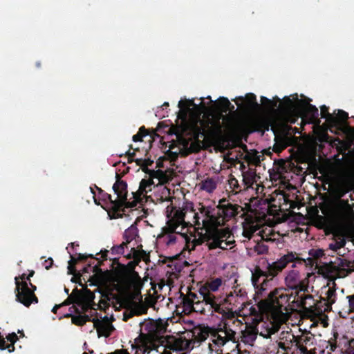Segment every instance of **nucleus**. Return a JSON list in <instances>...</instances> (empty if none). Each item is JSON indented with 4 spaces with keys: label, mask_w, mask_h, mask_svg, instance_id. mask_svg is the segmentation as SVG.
Instances as JSON below:
<instances>
[{
    "label": "nucleus",
    "mask_w": 354,
    "mask_h": 354,
    "mask_svg": "<svg viewBox=\"0 0 354 354\" xmlns=\"http://www.w3.org/2000/svg\"><path fill=\"white\" fill-rule=\"evenodd\" d=\"M189 214L193 217L194 225L198 229L205 230L204 239L209 250L221 248L224 250L235 246L234 236L230 228H220L214 207L201 205L196 212L193 204L190 203Z\"/></svg>",
    "instance_id": "f257e3e1"
},
{
    "label": "nucleus",
    "mask_w": 354,
    "mask_h": 354,
    "mask_svg": "<svg viewBox=\"0 0 354 354\" xmlns=\"http://www.w3.org/2000/svg\"><path fill=\"white\" fill-rule=\"evenodd\" d=\"M230 105V102L225 97H219L216 102L221 112ZM222 113L214 114L211 111L205 113L203 119H198L188 126L189 133L198 142H201L200 138L209 142H221L224 138L223 127L221 121L223 118Z\"/></svg>",
    "instance_id": "f03ea898"
},
{
    "label": "nucleus",
    "mask_w": 354,
    "mask_h": 354,
    "mask_svg": "<svg viewBox=\"0 0 354 354\" xmlns=\"http://www.w3.org/2000/svg\"><path fill=\"white\" fill-rule=\"evenodd\" d=\"M290 298L283 289H276L270 292L267 299L261 300L257 306L261 314L277 319L290 309Z\"/></svg>",
    "instance_id": "7ed1b4c3"
},
{
    "label": "nucleus",
    "mask_w": 354,
    "mask_h": 354,
    "mask_svg": "<svg viewBox=\"0 0 354 354\" xmlns=\"http://www.w3.org/2000/svg\"><path fill=\"white\" fill-rule=\"evenodd\" d=\"M140 326L141 330L145 333H141L136 339V342L143 347L145 353H149L150 351L156 349L159 343L163 344L162 340L166 339L163 334L166 332L167 326L161 320H147L141 323Z\"/></svg>",
    "instance_id": "20e7f679"
},
{
    "label": "nucleus",
    "mask_w": 354,
    "mask_h": 354,
    "mask_svg": "<svg viewBox=\"0 0 354 354\" xmlns=\"http://www.w3.org/2000/svg\"><path fill=\"white\" fill-rule=\"evenodd\" d=\"M222 284V280L216 278L209 282L206 283L199 289L201 297L205 301L206 305L209 308H214L216 312L221 314L223 317H229L232 313V308L228 304V298L221 299L214 295L212 292L216 291Z\"/></svg>",
    "instance_id": "39448f33"
},
{
    "label": "nucleus",
    "mask_w": 354,
    "mask_h": 354,
    "mask_svg": "<svg viewBox=\"0 0 354 354\" xmlns=\"http://www.w3.org/2000/svg\"><path fill=\"white\" fill-rule=\"evenodd\" d=\"M143 283L138 272L121 273L120 291L129 301H142Z\"/></svg>",
    "instance_id": "423d86ee"
},
{
    "label": "nucleus",
    "mask_w": 354,
    "mask_h": 354,
    "mask_svg": "<svg viewBox=\"0 0 354 354\" xmlns=\"http://www.w3.org/2000/svg\"><path fill=\"white\" fill-rule=\"evenodd\" d=\"M208 328H195L192 332V338L187 339L184 337L173 339L167 346L176 351H191L194 347L199 346L202 342L205 341L209 335Z\"/></svg>",
    "instance_id": "0eeeda50"
},
{
    "label": "nucleus",
    "mask_w": 354,
    "mask_h": 354,
    "mask_svg": "<svg viewBox=\"0 0 354 354\" xmlns=\"http://www.w3.org/2000/svg\"><path fill=\"white\" fill-rule=\"evenodd\" d=\"M15 292L16 300L25 306L28 307L32 303H38V298L35 294L37 290L36 286L33 285L30 281H20L18 277H15Z\"/></svg>",
    "instance_id": "6e6552de"
},
{
    "label": "nucleus",
    "mask_w": 354,
    "mask_h": 354,
    "mask_svg": "<svg viewBox=\"0 0 354 354\" xmlns=\"http://www.w3.org/2000/svg\"><path fill=\"white\" fill-rule=\"evenodd\" d=\"M291 262L299 264H303V263H306V259L297 257L296 252H288L287 254H285L283 257H281L277 261L272 262V263H267V278L272 279L286 267L288 263Z\"/></svg>",
    "instance_id": "1a4fd4ad"
},
{
    "label": "nucleus",
    "mask_w": 354,
    "mask_h": 354,
    "mask_svg": "<svg viewBox=\"0 0 354 354\" xmlns=\"http://www.w3.org/2000/svg\"><path fill=\"white\" fill-rule=\"evenodd\" d=\"M310 101V99H308ZM318 109L309 103V102L300 101L297 107V116L301 118L302 120L308 124H319Z\"/></svg>",
    "instance_id": "9d476101"
},
{
    "label": "nucleus",
    "mask_w": 354,
    "mask_h": 354,
    "mask_svg": "<svg viewBox=\"0 0 354 354\" xmlns=\"http://www.w3.org/2000/svg\"><path fill=\"white\" fill-rule=\"evenodd\" d=\"M113 189L118 196V198L115 203L118 204L122 209H123V207L129 208L127 205L128 204H131V201H127V183L126 181L122 180V175L118 173L115 174V182L113 185Z\"/></svg>",
    "instance_id": "9b49d317"
},
{
    "label": "nucleus",
    "mask_w": 354,
    "mask_h": 354,
    "mask_svg": "<svg viewBox=\"0 0 354 354\" xmlns=\"http://www.w3.org/2000/svg\"><path fill=\"white\" fill-rule=\"evenodd\" d=\"M216 210L217 220L221 227L226 221L236 216L242 210V207L236 204L228 203L226 205L219 204Z\"/></svg>",
    "instance_id": "f8f14e48"
},
{
    "label": "nucleus",
    "mask_w": 354,
    "mask_h": 354,
    "mask_svg": "<svg viewBox=\"0 0 354 354\" xmlns=\"http://www.w3.org/2000/svg\"><path fill=\"white\" fill-rule=\"evenodd\" d=\"M278 343V351L277 354H298L299 346H298L296 336L287 333L285 336L281 337Z\"/></svg>",
    "instance_id": "ddd939ff"
},
{
    "label": "nucleus",
    "mask_w": 354,
    "mask_h": 354,
    "mask_svg": "<svg viewBox=\"0 0 354 354\" xmlns=\"http://www.w3.org/2000/svg\"><path fill=\"white\" fill-rule=\"evenodd\" d=\"M235 333L227 328H218L210 332L211 341L213 344L218 346H223L227 342L233 340V343H236L234 340Z\"/></svg>",
    "instance_id": "4468645a"
},
{
    "label": "nucleus",
    "mask_w": 354,
    "mask_h": 354,
    "mask_svg": "<svg viewBox=\"0 0 354 354\" xmlns=\"http://www.w3.org/2000/svg\"><path fill=\"white\" fill-rule=\"evenodd\" d=\"M152 186H154L153 180L142 179L140 183L138 189L136 192L132 193L133 200L131 201V204H128L127 207H136L138 203L142 201V196L151 191Z\"/></svg>",
    "instance_id": "2eb2a0df"
},
{
    "label": "nucleus",
    "mask_w": 354,
    "mask_h": 354,
    "mask_svg": "<svg viewBox=\"0 0 354 354\" xmlns=\"http://www.w3.org/2000/svg\"><path fill=\"white\" fill-rule=\"evenodd\" d=\"M94 328L97 330V335L100 337H109L112 332L115 330V328L110 323L107 316H104L102 320H100L97 318L92 319Z\"/></svg>",
    "instance_id": "dca6fc26"
},
{
    "label": "nucleus",
    "mask_w": 354,
    "mask_h": 354,
    "mask_svg": "<svg viewBox=\"0 0 354 354\" xmlns=\"http://www.w3.org/2000/svg\"><path fill=\"white\" fill-rule=\"evenodd\" d=\"M109 252V250H101L100 252H97L96 253V256L97 255H99V254H101V258L102 259V260H100V258H97V257H95L93 256V259H95V260H97L98 261V263L92 266V263H88L86 266H85L83 269H82V272L83 273H90V272H93V277H96V276H100V277H102L104 274V272L102 270V268H100V266L103 265V261H106L107 260V254Z\"/></svg>",
    "instance_id": "f3484780"
},
{
    "label": "nucleus",
    "mask_w": 354,
    "mask_h": 354,
    "mask_svg": "<svg viewBox=\"0 0 354 354\" xmlns=\"http://www.w3.org/2000/svg\"><path fill=\"white\" fill-rule=\"evenodd\" d=\"M232 100L235 102L239 107L241 106L239 101L243 102L244 104L243 109L248 112L257 111L261 109V105L257 102L256 95L252 93L246 94L244 97L241 96Z\"/></svg>",
    "instance_id": "a211bd4d"
},
{
    "label": "nucleus",
    "mask_w": 354,
    "mask_h": 354,
    "mask_svg": "<svg viewBox=\"0 0 354 354\" xmlns=\"http://www.w3.org/2000/svg\"><path fill=\"white\" fill-rule=\"evenodd\" d=\"M77 296L78 306L82 307L83 312H86L91 308L92 305H95L94 302L95 295L87 288H84L83 291L79 290V292H77Z\"/></svg>",
    "instance_id": "6ab92c4d"
},
{
    "label": "nucleus",
    "mask_w": 354,
    "mask_h": 354,
    "mask_svg": "<svg viewBox=\"0 0 354 354\" xmlns=\"http://www.w3.org/2000/svg\"><path fill=\"white\" fill-rule=\"evenodd\" d=\"M71 313L64 315L65 317H71L73 324L79 326H84L87 322H92L91 317L87 315H82L80 310L75 306L69 308Z\"/></svg>",
    "instance_id": "aec40b11"
},
{
    "label": "nucleus",
    "mask_w": 354,
    "mask_h": 354,
    "mask_svg": "<svg viewBox=\"0 0 354 354\" xmlns=\"http://www.w3.org/2000/svg\"><path fill=\"white\" fill-rule=\"evenodd\" d=\"M97 190L100 195V198L104 201H109L111 205V210L113 212V215L110 216L111 218H118L122 217V214L120 213L122 209L121 207H119V205L115 203V200L112 199V196L111 194L104 192L101 188L97 187Z\"/></svg>",
    "instance_id": "412c9836"
},
{
    "label": "nucleus",
    "mask_w": 354,
    "mask_h": 354,
    "mask_svg": "<svg viewBox=\"0 0 354 354\" xmlns=\"http://www.w3.org/2000/svg\"><path fill=\"white\" fill-rule=\"evenodd\" d=\"M298 346H299V353L300 354H311L308 350L307 346L313 344L314 335L309 333L307 334H303L301 336H296Z\"/></svg>",
    "instance_id": "4be33fe9"
},
{
    "label": "nucleus",
    "mask_w": 354,
    "mask_h": 354,
    "mask_svg": "<svg viewBox=\"0 0 354 354\" xmlns=\"http://www.w3.org/2000/svg\"><path fill=\"white\" fill-rule=\"evenodd\" d=\"M297 102H294L290 97H284L281 103V111L286 114H294L297 115V107L299 102L301 101L297 99V95H296Z\"/></svg>",
    "instance_id": "5701e85b"
},
{
    "label": "nucleus",
    "mask_w": 354,
    "mask_h": 354,
    "mask_svg": "<svg viewBox=\"0 0 354 354\" xmlns=\"http://www.w3.org/2000/svg\"><path fill=\"white\" fill-rule=\"evenodd\" d=\"M336 284L333 283V287H329L326 292V298L322 299L321 301H324L325 307L324 310L322 308H319V313H322L323 311H328L331 309V306L336 301V289H335Z\"/></svg>",
    "instance_id": "b1692460"
},
{
    "label": "nucleus",
    "mask_w": 354,
    "mask_h": 354,
    "mask_svg": "<svg viewBox=\"0 0 354 354\" xmlns=\"http://www.w3.org/2000/svg\"><path fill=\"white\" fill-rule=\"evenodd\" d=\"M286 286L290 289H301V283L299 274L295 270H291L285 278Z\"/></svg>",
    "instance_id": "393cba45"
},
{
    "label": "nucleus",
    "mask_w": 354,
    "mask_h": 354,
    "mask_svg": "<svg viewBox=\"0 0 354 354\" xmlns=\"http://www.w3.org/2000/svg\"><path fill=\"white\" fill-rule=\"evenodd\" d=\"M342 342H349L350 346H354V339L348 340L345 336H343L342 339H339L338 333L334 331L333 333V337H330L328 341L330 350L331 351H335L337 348H339L341 346Z\"/></svg>",
    "instance_id": "a878e982"
},
{
    "label": "nucleus",
    "mask_w": 354,
    "mask_h": 354,
    "mask_svg": "<svg viewBox=\"0 0 354 354\" xmlns=\"http://www.w3.org/2000/svg\"><path fill=\"white\" fill-rule=\"evenodd\" d=\"M88 258L93 259V254H78V257L75 258L71 254V260L68 261V272L70 274H75L76 269L75 264L78 261H86Z\"/></svg>",
    "instance_id": "bb28decb"
},
{
    "label": "nucleus",
    "mask_w": 354,
    "mask_h": 354,
    "mask_svg": "<svg viewBox=\"0 0 354 354\" xmlns=\"http://www.w3.org/2000/svg\"><path fill=\"white\" fill-rule=\"evenodd\" d=\"M138 236V229L136 224L134 223L128 227L124 232L123 239L127 245L131 243L133 240L136 239Z\"/></svg>",
    "instance_id": "cd10ccee"
},
{
    "label": "nucleus",
    "mask_w": 354,
    "mask_h": 354,
    "mask_svg": "<svg viewBox=\"0 0 354 354\" xmlns=\"http://www.w3.org/2000/svg\"><path fill=\"white\" fill-rule=\"evenodd\" d=\"M351 185L348 183H344L335 187L333 189V194L337 198H342L351 190Z\"/></svg>",
    "instance_id": "c85d7f7f"
},
{
    "label": "nucleus",
    "mask_w": 354,
    "mask_h": 354,
    "mask_svg": "<svg viewBox=\"0 0 354 354\" xmlns=\"http://www.w3.org/2000/svg\"><path fill=\"white\" fill-rule=\"evenodd\" d=\"M189 209L190 204L189 205H186L183 209L176 210L174 212V216L171 219L183 225L185 223V217L187 216V214L189 213Z\"/></svg>",
    "instance_id": "c756f323"
},
{
    "label": "nucleus",
    "mask_w": 354,
    "mask_h": 354,
    "mask_svg": "<svg viewBox=\"0 0 354 354\" xmlns=\"http://www.w3.org/2000/svg\"><path fill=\"white\" fill-rule=\"evenodd\" d=\"M261 277H264L266 279L267 278V273L266 270H263L260 268L259 266H256L254 269V271H252V281L254 286H257L259 283V279Z\"/></svg>",
    "instance_id": "7c9ffc66"
},
{
    "label": "nucleus",
    "mask_w": 354,
    "mask_h": 354,
    "mask_svg": "<svg viewBox=\"0 0 354 354\" xmlns=\"http://www.w3.org/2000/svg\"><path fill=\"white\" fill-rule=\"evenodd\" d=\"M320 109L322 118H326L328 122L331 125H335L337 120L334 115L328 112V108L326 105H323Z\"/></svg>",
    "instance_id": "2f4dec72"
},
{
    "label": "nucleus",
    "mask_w": 354,
    "mask_h": 354,
    "mask_svg": "<svg viewBox=\"0 0 354 354\" xmlns=\"http://www.w3.org/2000/svg\"><path fill=\"white\" fill-rule=\"evenodd\" d=\"M308 254L311 257H308L306 261H308V263L312 265L313 263V258L318 259L322 257L324 255V251L322 249H311L309 250ZM304 263L307 264V262Z\"/></svg>",
    "instance_id": "473e14b6"
},
{
    "label": "nucleus",
    "mask_w": 354,
    "mask_h": 354,
    "mask_svg": "<svg viewBox=\"0 0 354 354\" xmlns=\"http://www.w3.org/2000/svg\"><path fill=\"white\" fill-rule=\"evenodd\" d=\"M180 298L182 299L181 304H183L184 310L188 312L192 311L195 301H192L191 297H187L183 293H181Z\"/></svg>",
    "instance_id": "72a5a7b5"
},
{
    "label": "nucleus",
    "mask_w": 354,
    "mask_h": 354,
    "mask_svg": "<svg viewBox=\"0 0 354 354\" xmlns=\"http://www.w3.org/2000/svg\"><path fill=\"white\" fill-rule=\"evenodd\" d=\"M216 188V183L212 178H207L202 182L201 189L211 193Z\"/></svg>",
    "instance_id": "f704fd0d"
},
{
    "label": "nucleus",
    "mask_w": 354,
    "mask_h": 354,
    "mask_svg": "<svg viewBox=\"0 0 354 354\" xmlns=\"http://www.w3.org/2000/svg\"><path fill=\"white\" fill-rule=\"evenodd\" d=\"M135 162L137 164V165L140 166L141 169L145 173L147 171V169H149V167L153 164V160L149 158H136L135 160Z\"/></svg>",
    "instance_id": "c9c22d12"
},
{
    "label": "nucleus",
    "mask_w": 354,
    "mask_h": 354,
    "mask_svg": "<svg viewBox=\"0 0 354 354\" xmlns=\"http://www.w3.org/2000/svg\"><path fill=\"white\" fill-rule=\"evenodd\" d=\"M78 292L79 290L77 288L73 289L72 293L68 296L67 299L64 302L61 304L62 307L64 306H68L71 304H76L78 305V299L77 296V292Z\"/></svg>",
    "instance_id": "e433bc0d"
},
{
    "label": "nucleus",
    "mask_w": 354,
    "mask_h": 354,
    "mask_svg": "<svg viewBox=\"0 0 354 354\" xmlns=\"http://www.w3.org/2000/svg\"><path fill=\"white\" fill-rule=\"evenodd\" d=\"M180 225L178 222L170 219L167 221V225L163 228V232L164 233H174Z\"/></svg>",
    "instance_id": "4c0bfd02"
},
{
    "label": "nucleus",
    "mask_w": 354,
    "mask_h": 354,
    "mask_svg": "<svg viewBox=\"0 0 354 354\" xmlns=\"http://www.w3.org/2000/svg\"><path fill=\"white\" fill-rule=\"evenodd\" d=\"M254 251L257 254H264L268 251V246L265 243L264 241H260L256 243L254 247Z\"/></svg>",
    "instance_id": "58836bf2"
},
{
    "label": "nucleus",
    "mask_w": 354,
    "mask_h": 354,
    "mask_svg": "<svg viewBox=\"0 0 354 354\" xmlns=\"http://www.w3.org/2000/svg\"><path fill=\"white\" fill-rule=\"evenodd\" d=\"M243 181L246 187H250L252 186L254 182V176L249 172L243 173Z\"/></svg>",
    "instance_id": "ea45409f"
},
{
    "label": "nucleus",
    "mask_w": 354,
    "mask_h": 354,
    "mask_svg": "<svg viewBox=\"0 0 354 354\" xmlns=\"http://www.w3.org/2000/svg\"><path fill=\"white\" fill-rule=\"evenodd\" d=\"M257 228L254 225H249L247 227L243 225V236L248 239H250L253 236V234L256 232Z\"/></svg>",
    "instance_id": "a19ab883"
},
{
    "label": "nucleus",
    "mask_w": 354,
    "mask_h": 354,
    "mask_svg": "<svg viewBox=\"0 0 354 354\" xmlns=\"http://www.w3.org/2000/svg\"><path fill=\"white\" fill-rule=\"evenodd\" d=\"M257 337V334L252 331H246L243 333V341L245 344L252 345V342Z\"/></svg>",
    "instance_id": "79ce46f5"
},
{
    "label": "nucleus",
    "mask_w": 354,
    "mask_h": 354,
    "mask_svg": "<svg viewBox=\"0 0 354 354\" xmlns=\"http://www.w3.org/2000/svg\"><path fill=\"white\" fill-rule=\"evenodd\" d=\"M127 245L124 243H122L118 245L113 246L111 249V253L112 255L123 254L124 252V248Z\"/></svg>",
    "instance_id": "37998d69"
},
{
    "label": "nucleus",
    "mask_w": 354,
    "mask_h": 354,
    "mask_svg": "<svg viewBox=\"0 0 354 354\" xmlns=\"http://www.w3.org/2000/svg\"><path fill=\"white\" fill-rule=\"evenodd\" d=\"M344 132L346 134L347 139L351 142H354V127L346 124L344 127Z\"/></svg>",
    "instance_id": "c03bdc74"
},
{
    "label": "nucleus",
    "mask_w": 354,
    "mask_h": 354,
    "mask_svg": "<svg viewBox=\"0 0 354 354\" xmlns=\"http://www.w3.org/2000/svg\"><path fill=\"white\" fill-rule=\"evenodd\" d=\"M346 245V241L344 239H341L340 241L335 243H331L328 245V248L333 251H337V250L344 247Z\"/></svg>",
    "instance_id": "a18cd8bd"
},
{
    "label": "nucleus",
    "mask_w": 354,
    "mask_h": 354,
    "mask_svg": "<svg viewBox=\"0 0 354 354\" xmlns=\"http://www.w3.org/2000/svg\"><path fill=\"white\" fill-rule=\"evenodd\" d=\"M136 266V264L134 261H130L126 266L122 264V273L137 272L136 271H135Z\"/></svg>",
    "instance_id": "49530a36"
},
{
    "label": "nucleus",
    "mask_w": 354,
    "mask_h": 354,
    "mask_svg": "<svg viewBox=\"0 0 354 354\" xmlns=\"http://www.w3.org/2000/svg\"><path fill=\"white\" fill-rule=\"evenodd\" d=\"M337 120V124L335 126L338 125L341 122L346 121L348 118V114L346 111L343 110L339 109L336 116H335Z\"/></svg>",
    "instance_id": "de8ad7c7"
},
{
    "label": "nucleus",
    "mask_w": 354,
    "mask_h": 354,
    "mask_svg": "<svg viewBox=\"0 0 354 354\" xmlns=\"http://www.w3.org/2000/svg\"><path fill=\"white\" fill-rule=\"evenodd\" d=\"M168 259H169V262L172 263V264H168L169 267L172 268V266H174V268L173 270H174L176 272L181 271L182 266L180 263L176 262V261H178V258L176 256L172 257H169Z\"/></svg>",
    "instance_id": "09e8293b"
},
{
    "label": "nucleus",
    "mask_w": 354,
    "mask_h": 354,
    "mask_svg": "<svg viewBox=\"0 0 354 354\" xmlns=\"http://www.w3.org/2000/svg\"><path fill=\"white\" fill-rule=\"evenodd\" d=\"M339 266L346 268L349 272L354 271V261H351L347 259H340Z\"/></svg>",
    "instance_id": "8fccbe9b"
},
{
    "label": "nucleus",
    "mask_w": 354,
    "mask_h": 354,
    "mask_svg": "<svg viewBox=\"0 0 354 354\" xmlns=\"http://www.w3.org/2000/svg\"><path fill=\"white\" fill-rule=\"evenodd\" d=\"M145 174H149L150 178L149 179H153V178H160L163 176V171L162 170L158 169H147V171L145 172Z\"/></svg>",
    "instance_id": "3c124183"
},
{
    "label": "nucleus",
    "mask_w": 354,
    "mask_h": 354,
    "mask_svg": "<svg viewBox=\"0 0 354 354\" xmlns=\"http://www.w3.org/2000/svg\"><path fill=\"white\" fill-rule=\"evenodd\" d=\"M192 311L200 312L201 314L206 315V310L205 308L203 307V300L195 301Z\"/></svg>",
    "instance_id": "603ef678"
},
{
    "label": "nucleus",
    "mask_w": 354,
    "mask_h": 354,
    "mask_svg": "<svg viewBox=\"0 0 354 354\" xmlns=\"http://www.w3.org/2000/svg\"><path fill=\"white\" fill-rule=\"evenodd\" d=\"M173 339H178V337H168L167 339L162 340L163 343L165 342V344L164 345V350L161 354H172L171 352V349H169L167 346H169V343H171L170 342ZM172 351H174L172 350Z\"/></svg>",
    "instance_id": "864d4df0"
},
{
    "label": "nucleus",
    "mask_w": 354,
    "mask_h": 354,
    "mask_svg": "<svg viewBox=\"0 0 354 354\" xmlns=\"http://www.w3.org/2000/svg\"><path fill=\"white\" fill-rule=\"evenodd\" d=\"M256 124L261 129H263V131H268L270 127L269 122L263 119H259L256 121Z\"/></svg>",
    "instance_id": "5fc2aeb1"
},
{
    "label": "nucleus",
    "mask_w": 354,
    "mask_h": 354,
    "mask_svg": "<svg viewBox=\"0 0 354 354\" xmlns=\"http://www.w3.org/2000/svg\"><path fill=\"white\" fill-rule=\"evenodd\" d=\"M229 185L230 187L234 189V192H239L241 191V189H239L240 186L239 185L237 179L232 176L229 179Z\"/></svg>",
    "instance_id": "6e6d98bb"
},
{
    "label": "nucleus",
    "mask_w": 354,
    "mask_h": 354,
    "mask_svg": "<svg viewBox=\"0 0 354 354\" xmlns=\"http://www.w3.org/2000/svg\"><path fill=\"white\" fill-rule=\"evenodd\" d=\"M190 106H194L195 107H197V105L194 103L193 100H188V101H183L180 100L178 102V107L181 109H189Z\"/></svg>",
    "instance_id": "4d7b16f0"
},
{
    "label": "nucleus",
    "mask_w": 354,
    "mask_h": 354,
    "mask_svg": "<svg viewBox=\"0 0 354 354\" xmlns=\"http://www.w3.org/2000/svg\"><path fill=\"white\" fill-rule=\"evenodd\" d=\"M165 234H167L166 236V242L167 245H171L175 243L176 240V236L174 234V233H165Z\"/></svg>",
    "instance_id": "13d9d810"
},
{
    "label": "nucleus",
    "mask_w": 354,
    "mask_h": 354,
    "mask_svg": "<svg viewBox=\"0 0 354 354\" xmlns=\"http://www.w3.org/2000/svg\"><path fill=\"white\" fill-rule=\"evenodd\" d=\"M127 259H139V252L138 250H136L135 248H132L131 249V251L129 254H127L126 256Z\"/></svg>",
    "instance_id": "bf43d9fd"
},
{
    "label": "nucleus",
    "mask_w": 354,
    "mask_h": 354,
    "mask_svg": "<svg viewBox=\"0 0 354 354\" xmlns=\"http://www.w3.org/2000/svg\"><path fill=\"white\" fill-rule=\"evenodd\" d=\"M346 299L348 301V311L354 312V294L346 296Z\"/></svg>",
    "instance_id": "052dcab7"
},
{
    "label": "nucleus",
    "mask_w": 354,
    "mask_h": 354,
    "mask_svg": "<svg viewBox=\"0 0 354 354\" xmlns=\"http://www.w3.org/2000/svg\"><path fill=\"white\" fill-rule=\"evenodd\" d=\"M186 295L189 297L192 298V301H197L198 300H200L201 299H203V297H201V295H198L196 293L193 292L191 291V289L189 290V291L187 292Z\"/></svg>",
    "instance_id": "680f3d73"
},
{
    "label": "nucleus",
    "mask_w": 354,
    "mask_h": 354,
    "mask_svg": "<svg viewBox=\"0 0 354 354\" xmlns=\"http://www.w3.org/2000/svg\"><path fill=\"white\" fill-rule=\"evenodd\" d=\"M296 133H300V131L297 127H288L286 131V134L288 136H292L295 135Z\"/></svg>",
    "instance_id": "e2e57ef3"
},
{
    "label": "nucleus",
    "mask_w": 354,
    "mask_h": 354,
    "mask_svg": "<svg viewBox=\"0 0 354 354\" xmlns=\"http://www.w3.org/2000/svg\"><path fill=\"white\" fill-rule=\"evenodd\" d=\"M166 155L167 156L169 159L170 160H171V161L176 160L178 158V153L173 152V151H171V149H169V150L167 151Z\"/></svg>",
    "instance_id": "0e129e2a"
},
{
    "label": "nucleus",
    "mask_w": 354,
    "mask_h": 354,
    "mask_svg": "<svg viewBox=\"0 0 354 354\" xmlns=\"http://www.w3.org/2000/svg\"><path fill=\"white\" fill-rule=\"evenodd\" d=\"M135 311L136 315H140L147 312V308L143 304H138Z\"/></svg>",
    "instance_id": "69168bd1"
},
{
    "label": "nucleus",
    "mask_w": 354,
    "mask_h": 354,
    "mask_svg": "<svg viewBox=\"0 0 354 354\" xmlns=\"http://www.w3.org/2000/svg\"><path fill=\"white\" fill-rule=\"evenodd\" d=\"M53 264V259L52 258H48V259L45 260L43 263L44 266L46 270H49Z\"/></svg>",
    "instance_id": "338daca9"
},
{
    "label": "nucleus",
    "mask_w": 354,
    "mask_h": 354,
    "mask_svg": "<svg viewBox=\"0 0 354 354\" xmlns=\"http://www.w3.org/2000/svg\"><path fill=\"white\" fill-rule=\"evenodd\" d=\"M107 354H129V353L126 349H117L115 351Z\"/></svg>",
    "instance_id": "774afa93"
}]
</instances>
